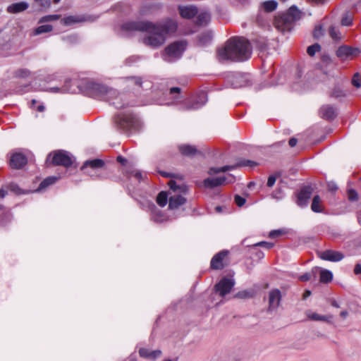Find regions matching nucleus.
<instances>
[{"label":"nucleus","mask_w":361,"mask_h":361,"mask_svg":"<svg viewBox=\"0 0 361 361\" xmlns=\"http://www.w3.org/2000/svg\"><path fill=\"white\" fill-rule=\"evenodd\" d=\"M251 54L250 42L244 37H238L230 38L224 46L217 51V56L220 61H244L250 57Z\"/></svg>","instance_id":"1"},{"label":"nucleus","mask_w":361,"mask_h":361,"mask_svg":"<svg viewBox=\"0 0 361 361\" xmlns=\"http://www.w3.org/2000/svg\"><path fill=\"white\" fill-rule=\"evenodd\" d=\"M142 21H129L122 25L121 29L126 32L139 31L145 32L142 38V42L151 48L155 49L162 46L166 39L163 32H160L158 29H140L135 25L137 23H143Z\"/></svg>","instance_id":"2"},{"label":"nucleus","mask_w":361,"mask_h":361,"mask_svg":"<svg viewBox=\"0 0 361 361\" xmlns=\"http://www.w3.org/2000/svg\"><path fill=\"white\" fill-rule=\"evenodd\" d=\"M171 192H169V207L171 209H176L180 206L184 204L186 199L184 197L186 195L188 188L184 184L180 185L173 180L169 182Z\"/></svg>","instance_id":"3"},{"label":"nucleus","mask_w":361,"mask_h":361,"mask_svg":"<svg viewBox=\"0 0 361 361\" xmlns=\"http://www.w3.org/2000/svg\"><path fill=\"white\" fill-rule=\"evenodd\" d=\"M300 16V11L295 6H291L286 13L276 18L274 20L275 27L281 32L290 31L293 23L299 20Z\"/></svg>","instance_id":"4"},{"label":"nucleus","mask_w":361,"mask_h":361,"mask_svg":"<svg viewBox=\"0 0 361 361\" xmlns=\"http://www.w3.org/2000/svg\"><path fill=\"white\" fill-rule=\"evenodd\" d=\"M135 25L140 29H158L160 32H163L166 37V35L174 33L178 27L176 21L171 18L164 19L157 23L145 20L143 23Z\"/></svg>","instance_id":"5"},{"label":"nucleus","mask_w":361,"mask_h":361,"mask_svg":"<svg viewBox=\"0 0 361 361\" xmlns=\"http://www.w3.org/2000/svg\"><path fill=\"white\" fill-rule=\"evenodd\" d=\"M187 46L185 41L175 42L164 49L163 55L164 60L166 61H171L173 59H176L180 57Z\"/></svg>","instance_id":"6"},{"label":"nucleus","mask_w":361,"mask_h":361,"mask_svg":"<svg viewBox=\"0 0 361 361\" xmlns=\"http://www.w3.org/2000/svg\"><path fill=\"white\" fill-rule=\"evenodd\" d=\"M52 156L51 164L55 166H63L68 167L72 165L73 162V157L65 150H56L50 153L47 159V162L49 161V158Z\"/></svg>","instance_id":"7"},{"label":"nucleus","mask_w":361,"mask_h":361,"mask_svg":"<svg viewBox=\"0 0 361 361\" xmlns=\"http://www.w3.org/2000/svg\"><path fill=\"white\" fill-rule=\"evenodd\" d=\"M139 204L142 209L150 212L153 221L160 223L165 220L163 213L157 208L152 202L144 199L142 201L139 200Z\"/></svg>","instance_id":"8"},{"label":"nucleus","mask_w":361,"mask_h":361,"mask_svg":"<svg viewBox=\"0 0 361 361\" xmlns=\"http://www.w3.org/2000/svg\"><path fill=\"white\" fill-rule=\"evenodd\" d=\"M235 181V177L232 175L220 176L217 178H208L204 180L202 184L204 188H214L226 183H231Z\"/></svg>","instance_id":"9"},{"label":"nucleus","mask_w":361,"mask_h":361,"mask_svg":"<svg viewBox=\"0 0 361 361\" xmlns=\"http://www.w3.org/2000/svg\"><path fill=\"white\" fill-rule=\"evenodd\" d=\"M255 166H257L256 162L251 161V160L243 159V160L240 161L235 165H231V166L227 165V166H224L219 167V168L212 167V168L209 169L208 173L209 175H214V174L219 173V172H226V171H228L230 170H233L238 166L254 167Z\"/></svg>","instance_id":"10"},{"label":"nucleus","mask_w":361,"mask_h":361,"mask_svg":"<svg viewBox=\"0 0 361 361\" xmlns=\"http://www.w3.org/2000/svg\"><path fill=\"white\" fill-rule=\"evenodd\" d=\"M235 285V281L233 279L223 278L216 284L215 290L220 296L224 297L229 293Z\"/></svg>","instance_id":"11"},{"label":"nucleus","mask_w":361,"mask_h":361,"mask_svg":"<svg viewBox=\"0 0 361 361\" xmlns=\"http://www.w3.org/2000/svg\"><path fill=\"white\" fill-rule=\"evenodd\" d=\"M360 53L357 49L349 46H341L336 51V56L342 61L351 60Z\"/></svg>","instance_id":"12"},{"label":"nucleus","mask_w":361,"mask_h":361,"mask_svg":"<svg viewBox=\"0 0 361 361\" xmlns=\"http://www.w3.org/2000/svg\"><path fill=\"white\" fill-rule=\"evenodd\" d=\"M313 192V188L311 186H305L301 189L297 197V204L300 207H306L308 201Z\"/></svg>","instance_id":"13"},{"label":"nucleus","mask_w":361,"mask_h":361,"mask_svg":"<svg viewBox=\"0 0 361 361\" xmlns=\"http://www.w3.org/2000/svg\"><path fill=\"white\" fill-rule=\"evenodd\" d=\"M318 255L319 258L323 260L330 261V262H339L343 258V255L338 251L332 250H326L324 251H321L318 252Z\"/></svg>","instance_id":"14"},{"label":"nucleus","mask_w":361,"mask_h":361,"mask_svg":"<svg viewBox=\"0 0 361 361\" xmlns=\"http://www.w3.org/2000/svg\"><path fill=\"white\" fill-rule=\"evenodd\" d=\"M116 122L119 128L122 129L124 131L130 130L136 121L132 116H118L116 118Z\"/></svg>","instance_id":"15"},{"label":"nucleus","mask_w":361,"mask_h":361,"mask_svg":"<svg viewBox=\"0 0 361 361\" xmlns=\"http://www.w3.org/2000/svg\"><path fill=\"white\" fill-rule=\"evenodd\" d=\"M281 293L278 289L271 290L269 293V310H276L281 302Z\"/></svg>","instance_id":"16"},{"label":"nucleus","mask_w":361,"mask_h":361,"mask_svg":"<svg viewBox=\"0 0 361 361\" xmlns=\"http://www.w3.org/2000/svg\"><path fill=\"white\" fill-rule=\"evenodd\" d=\"M27 162V157L20 152L14 153L10 159L11 166L16 169L23 168Z\"/></svg>","instance_id":"17"},{"label":"nucleus","mask_w":361,"mask_h":361,"mask_svg":"<svg viewBox=\"0 0 361 361\" xmlns=\"http://www.w3.org/2000/svg\"><path fill=\"white\" fill-rule=\"evenodd\" d=\"M227 255L228 252L225 250L221 251L215 255L211 260V268L216 270L222 269L224 267L223 261Z\"/></svg>","instance_id":"18"},{"label":"nucleus","mask_w":361,"mask_h":361,"mask_svg":"<svg viewBox=\"0 0 361 361\" xmlns=\"http://www.w3.org/2000/svg\"><path fill=\"white\" fill-rule=\"evenodd\" d=\"M178 11L183 18L190 19L198 13L197 8L195 6H179Z\"/></svg>","instance_id":"19"},{"label":"nucleus","mask_w":361,"mask_h":361,"mask_svg":"<svg viewBox=\"0 0 361 361\" xmlns=\"http://www.w3.org/2000/svg\"><path fill=\"white\" fill-rule=\"evenodd\" d=\"M306 315L307 318L312 321L325 322L330 324H333L334 316L332 314L322 315L317 312L308 311L307 312Z\"/></svg>","instance_id":"20"},{"label":"nucleus","mask_w":361,"mask_h":361,"mask_svg":"<svg viewBox=\"0 0 361 361\" xmlns=\"http://www.w3.org/2000/svg\"><path fill=\"white\" fill-rule=\"evenodd\" d=\"M139 355L143 358L154 361L161 356V351L159 350H150L149 349L142 348L139 350Z\"/></svg>","instance_id":"21"},{"label":"nucleus","mask_w":361,"mask_h":361,"mask_svg":"<svg viewBox=\"0 0 361 361\" xmlns=\"http://www.w3.org/2000/svg\"><path fill=\"white\" fill-rule=\"evenodd\" d=\"M29 4L25 1H20L11 4L7 7V12L9 13H18L27 9Z\"/></svg>","instance_id":"22"},{"label":"nucleus","mask_w":361,"mask_h":361,"mask_svg":"<svg viewBox=\"0 0 361 361\" xmlns=\"http://www.w3.org/2000/svg\"><path fill=\"white\" fill-rule=\"evenodd\" d=\"M104 163L102 159H93L86 161L82 166V169L85 171V173H90V171L87 170L88 168L92 169H100L104 166Z\"/></svg>","instance_id":"23"},{"label":"nucleus","mask_w":361,"mask_h":361,"mask_svg":"<svg viewBox=\"0 0 361 361\" xmlns=\"http://www.w3.org/2000/svg\"><path fill=\"white\" fill-rule=\"evenodd\" d=\"M319 114L322 118L326 120H331L336 116L334 108L330 105L323 106L320 109Z\"/></svg>","instance_id":"24"},{"label":"nucleus","mask_w":361,"mask_h":361,"mask_svg":"<svg viewBox=\"0 0 361 361\" xmlns=\"http://www.w3.org/2000/svg\"><path fill=\"white\" fill-rule=\"evenodd\" d=\"M207 102V95L204 91H201L198 93L194 103L190 109H197L202 107Z\"/></svg>","instance_id":"25"},{"label":"nucleus","mask_w":361,"mask_h":361,"mask_svg":"<svg viewBox=\"0 0 361 361\" xmlns=\"http://www.w3.org/2000/svg\"><path fill=\"white\" fill-rule=\"evenodd\" d=\"M278 3L274 0L265 1L260 4L259 10L266 13H271L276 9Z\"/></svg>","instance_id":"26"},{"label":"nucleus","mask_w":361,"mask_h":361,"mask_svg":"<svg viewBox=\"0 0 361 361\" xmlns=\"http://www.w3.org/2000/svg\"><path fill=\"white\" fill-rule=\"evenodd\" d=\"M212 32L209 30L205 31L199 35L198 44L200 46H206L212 42Z\"/></svg>","instance_id":"27"},{"label":"nucleus","mask_w":361,"mask_h":361,"mask_svg":"<svg viewBox=\"0 0 361 361\" xmlns=\"http://www.w3.org/2000/svg\"><path fill=\"white\" fill-rule=\"evenodd\" d=\"M232 85L234 88H238L247 85V78L242 74H236L232 80Z\"/></svg>","instance_id":"28"},{"label":"nucleus","mask_w":361,"mask_h":361,"mask_svg":"<svg viewBox=\"0 0 361 361\" xmlns=\"http://www.w3.org/2000/svg\"><path fill=\"white\" fill-rule=\"evenodd\" d=\"M179 150L182 154L186 156L193 155L197 152V149L194 146L189 145H180Z\"/></svg>","instance_id":"29"},{"label":"nucleus","mask_w":361,"mask_h":361,"mask_svg":"<svg viewBox=\"0 0 361 361\" xmlns=\"http://www.w3.org/2000/svg\"><path fill=\"white\" fill-rule=\"evenodd\" d=\"M321 202V198L319 195H315L313 197L311 209L314 212L320 213L323 212Z\"/></svg>","instance_id":"30"},{"label":"nucleus","mask_w":361,"mask_h":361,"mask_svg":"<svg viewBox=\"0 0 361 361\" xmlns=\"http://www.w3.org/2000/svg\"><path fill=\"white\" fill-rule=\"evenodd\" d=\"M210 20V14L208 12H202L199 13L197 17L196 23L199 25H207Z\"/></svg>","instance_id":"31"},{"label":"nucleus","mask_w":361,"mask_h":361,"mask_svg":"<svg viewBox=\"0 0 361 361\" xmlns=\"http://www.w3.org/2000/svg\"><path fill=\"white\" fill-rule=\"evenodd\" d=\"M58 178L55 176H50L45 178L39 185L37 191H42L45 189L47 187L55 183Z\"/></svg>","instance_id":"32"},{"label":"nucleus","mask_w":361,"mask_h":361,"mask_svg":"<svg viewBox=\"0 0 361 361\" xmlns=\"http://www.w3.org/2000/svg\"><path fill=\"white\" fill-rule=\"evenodd\" d=\"M169 193L168 194L166 192H160L157 197V204L161 207L166 206L169 199Z\"/></svg>","instance_id":"33"},{"label":"nucleus","mask_w":361,"mask_h":361,"mask_svg":"<svg viewBox=\"0 0 361 361\" xmlns=\"http://www.w3.org/2000/svg\"><path fill=\"white\" fill-rule=\"evenodd\" d=\"M332 279L333 274L331 271L326 269H322L320 271V281L322 283H329L332 280Z\"/></svg>","instance_id":"34"},{"label":"nucleus","mask_w":361,"mask_h":361,"mask_svg":"<svg viewBox=\"0 0 361 361\" xmlns=\"http://www.w3.org/2000/svg\"><path fill=\"white\" fill-rule=\"evenodd\" d=\"M126 81L128 85H134L141 87L142 80L140 77H128L126 78Z\"/></svg>","instance_id":"35"},{"label":"nucleus","mask_w":361,"mask_h":361,"mask_svg":"<svg viewBox=\"0 0 361 361\" xmlns=\"http://www.w3.org/2000/svg\"><path fill=\"white\" fill-rule=\"evenodd\" d=\"M61 0H35V2L38 4L41 9H47L50 6L51 1L54 4H57Z\"/></svg>","instance_id":"36"},{"label":"nucleus","mask_w":361,"mask_h":361,"mask_svg":"<svg viewBox=\"0 0 361 361\" xmlns=\"http://www.w3.org/2000/svg\"><path fill=\"white\" fill-rule=\"evenodd\" d=\"M129 177H134L139 182L143 180L146 176V174L140 171H132L128 172Z\"/></svg>","instance_id":"37"},{"label":"nucleus","mask_w":361,"mask_h":361,"mask_svg":"<svg viewBox=\"0 0 361 361\" xmlns=\"http://www.w3.org/2000/svg\"><path fill=\"white\" fill-rule=\"evenodd\" d=\"M52 30V26L50 25H43L37 27L35 30V35H40L49 32Z\"/></svg>","instance_id":"38"},{"label":"nucleus","mask_w":361,"mask_h":361,"mask_svg":"<svg viewBox=\"0 0 361 361\" xmlns=\"http://www.w3.org/2000/svg\"><path fill=\"white\" fill-rule=\"evenodd\" d=\"M63 23L66 25H70L73 23H78V22H80L81 20L80 19L79 17H77V16H68L66 18H64L63 20Z\"/></svg>","instance_id":"39"},{"label":"nucleus","mask_w":361,"mask_h":361,"mask_svg":"<svg viewBox=\"0 0 361 361\" xmlns=\"http://www.w3.org/2000/svg\"><path fill=\"white\" fill-rule=\"evenodd\" d=\"M320 49L321 46L319 44L316 43L311 46H309L307 47V52L310 56H313L317 51H319Z\"/></svg>","instance_id":"40"},{"label":"nucleus","mask_w":361,"mask_h":361,"mask_svg":"<svg viewBox=\"0 0 361 361\" xmlns=\"http://www.w3.org/2000/svg\"><path fill=\"white\" fill-rule=\"evenodd\" d=\"M15 75L17 78H26L30 75V71L25 68L19 69L15 73Z\"/></svg>","instance_id":"41"},{"label":"nucleus","mask_w":361,"mask_h":361,"mask_svg":"<svg viewBox=\"0 0 361 361\" xmlns=\"http://www.w3.org/2000/svg\"><path fill=\"white\" fill-rule=\"evenodd\" d=\"M352 84L357 88L361 87V73H356L354 74L352 79Z\"/></svg>","instance_id":"42"},{"label":"nucleus","mask_w":361,"mask_h":361,"mask_svg":"<svg viewBox=\"0 0 361 361\" xmlns=\"http://www.w3.org/2000/svg\"><path fill=\"white\" fill-rule=\"evenodd\" d=\"M237 297L243 299L250 298L253 296V293L250 290H245L237 293Z\"/></svg>","instance_id":"43"},{"label":"nucleus","mask_w":361,"mask_h":361,"mask_svg":"<svg viewBox=\"0 0 361 361\" xmlns=\"http://www.w3.org/2000/svg\"><path fill=\"white\" fill-rule=\"evenodd\" d=\"M353 23V18L352 16L348 14V13H345L343 18H342V20H341V24L342 25H344V26H349L352 24Z\"/></svg>","instance_id":"44"},{"label":"nucleus","mask_w":361,"mask_h":361,"mask_svg":"<svg viewBox=\"0 0 361 361\" xmlns=\"http://www.w3.org/2000/svg\"><path fill=\"white\" fill-rule=\"evenodd\" d=\"M329 34L331 35V37L334 39H341V33L338 32V30L334 27H331L329 28Z\"/></svg>","instance_id":"45"},{"label":"nucleus","mask_w":361,"mask_h":361,"mask_svg":"<svg viewBox=\"0 0 361 361\" xmlns=\"http://www.w3.org/2000/svg\"><path fill=\"white\" fill-rule=\"evenodd\" d=\"M6 188L11 190V192H13L16 194H20L22 192L21 189L18 187V185L16 183H9Z\"/></svg>","instance_id":"46"},{"label":"nucleus","mask_w":361,"mask_h":361,"mask_svg":"<svg viewBox=\"0 0 361 361\" xmlns=\"http://www.w3.org/2000/svg\"><path fill=\"white\" fill-rule=\"evenodd\" d=\"M348 197L350 201H355L358 199V194L355 190L350 189L348 190Z\"/></svg>","instance_id":"47"},{"label":"nucleus","mask_w":361,"mask_h":361,"mask_svg":"<svg viewBox=\"0 0 361 361\" xmlns=\"http://www.w3.org/2000/svg\"><path fill=\"white\" fill-rule=\"evenodd\" d=\"M59 18V15H49V16H44L42 17L39 22L40 23H42V22H47V21H51V20H58Z\"/></svg>","instance_id":"48"},{"label":"nucleus","mask_w":361,"mask_h":361,"mask_svg":"<svg viewBox=\"0 0 361 361\" xmlns=\"http://www.w3.org/2000/svg\"><path fill=\"white\" fill-rule=\"evenodd\" d=\"M122 97L116 99L115 101H112L111 103L117 109H121L125 106V104L122 102Z\"/></svg>","instance_id":"49"},{"label":"nucleus","mask_w":361,"mask_h":361,"mask_svg":"<svg viewBox=\"0 0 361 361\" xmlns=\"http://www.w3.org/2000/svg\"><path fill=\"white\" fill-rule=\"evenodd\" d=\"M235 202L238 207H242L245 203V199L238 195H236L235 196Z\"/></svg>","instance_id":"50"},{"label":"nucleus","mask_w":361,"mask_h":361,"mask_svg":"<svg viewBox=\"0 0 361 361\" xmlns=\"http://www.w3.org/2000/svg\"><path fill=\"white\" fill-rule=\"evenodd\" d=\"M254 246H260V247H266L267 249H270L274 246V244L271 243L262 241L258 243H256Z\"/></svg>","instance_id":"51"},{"label":"nucleus","mask_w":361,"mask_h":361,"mask_svg":"<svg viewBox=\"0 0 361 361\" xmlns=\"http://www.w3.org/2000/svg\"><path fill=\"white\" fill-rule=\"evenodd\" d=\"M311 273H305L299 277V279L302 281H307L311 279Z\"/></svg>","instance_id":"52"},{"label":"nucleus","mask_w":361,"mask_h":361,"mask_svg":"<svg viewBox=\"0 0 361 361\" xmlns=\"http://www.w3.org/2000/svg\"><path fill=\"white\" fill-rule=\"evenodd\" d=\"M276 182V177L274 176H270L267 180V186L272 187Z\"/></svg>","instance_id":"53"},{"label":"nucleus","mask_w":361,"mask_h":361,"mask_svg":"<svg viewBox=\"0 0 361 361\" xmlns=\"http://www.w3.org/2000/svg\"><path fill=\"white\" fill-rule=\"evenodd\" d=\"M281 234V231L280 230H274L270 232L269 237L275 238Z\"/></svg>","instance_id":"54"},{"label":"nucleus","mask_w":361,"mask_h":361,"mask_svg":"<svg viewBox=\"0 0 361 361\" xmlns=\"http://www.w3.org/2000/svg\"><path fill=\"white\" fill-rule=\"evenodd\" d=\"M354 272L355 274H361V264H357L355 265Z\"/></svg>","instance_id":"55"},{"label":"nucleus","mask_w":361,"mask_h":361,"mask_svg":"<svg viewBox=\"0 0 361 361\" xmlns=\"http://www.w3.org/2000/svg\"><path fill=\"white\" fill-rule=\"evenodd\" d=\"M297 142H298L297 139H295V137H292V138H290V139L289 140L288 143H289V145H290L291 147H295V146L296 145Z\"/></svg>","instance_id":"56"},{"label":"nucleus","mask_w":361,"mask_h":361,"mask_svg":"<svg viewBox=\"0 0 361 361\" xmlns=\"http://www.w3.org/2000/svg\"><path fill=\"white\" fill-rule=\"evenodd\" d=\"M116 160H117L118 162H119L122 165H125L126 161H127V160L124 157H123L121 156L117 157Z\"/></svg>","instance_id":"57"},{"label":"nucleus","mask_w":361,"mask_h":361,"mask_svg":"<svg viewBox=\"0 0 361 361\" xmlns=\"http://www.w3.org/2000/svg\"><path fill=\"white\" fill-rule=\"evenodd\" d=\"M344 95L345 94L341 91H339V90H334L333 92V96L335 97H343Z\"/></svg>","instance_id":"58"},{"label":"nucleus","mask_w":361,"mask_h":361,"mask_svg":"<svg viewBox=\"0 0 361 361\" xmlns=\"http://www.w3.org/2000/svg\"><path fill=\"white\" fill-rule=\"evenodd\" d=\"M180 89L179 87H172L170 89V93L173 94L175 93H180Z\"/></svg>","instance_id":"59"},{"label":"nucleus","mask_w":361,"mask_h":361,"mask_svg":"<svg viewBox=\"0 0 361 361\" xmlns=\"http://www.w3.org/2000/svg\"><path fill=\"white\" fill-rule=\"evenodd\" d=\"M349 313L347 310H343L340 312V316L343 319H345L348 316Z\"/></svg>","instance_id":"60"},{"label":"nucleus","mask_w":361,"mask_h":361,"mask_svg":"<svg viewBox=\"0 0 361 361\" xmlns=\"http://www.w3.org/2000/svg\"><path fill=\"white\" fill-rule=\"evenodd\" d=\"M337 186L336 184L334 183H329V189L331 191H334V190H337Z\"/></svg>","instance_id":"61"},{"label":"nucleus","mask_w":361,"mask_h":361,"mask_svg":"<svg viewBox=\"0 0 361 361\" xmlns=\"http://www.w3.org/2000/svg\"><path fill=\"white\" fill-rule=\"evenodd\" d=\"M322 28L321 27H316L314 31V37H317L320 33Z\"/></svg>","instance_id":"62"},{"label":"nucleus","mask_w":361,"mask_h":361,"mask_svg":"<svg viewBox=\"0 0 361 361\" xmlns=\"http://www.w3.org/2000/svg\"><path fill=\"white\" fill-rule=\"evenodd\" d=\"M6 195H7V192L5 190H4V189L0 190V198L5 197V196Z\"/></svg>","instance_id":"63"},{"label":"nucleus","mask_w":361,"mask_h":361,"mask_svg":"<svg viewBox=\"0 0 361 361\" xmlns=\"http://www.w3.org/2000/svg\"><path fill=\"white\" fill-rule=\"evenodd\" d=\"M331 305L334 307H336V308H339V307H340L339 304H338L336 300H333V301H331Z\"/></svg>","instance_id":"64"}]
</instances>
